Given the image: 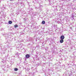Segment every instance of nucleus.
Here are the masks:
<instances>
[{"label": "nucleus", "instance_id": "1", "mask_svg": "<svg viewBox=\"0 0 76 76\" xmlns=\"http://www.w3.org/2000/svg\"><path fill=\"white\" fill-rule=\"evenodd\" d=\"M0 47L1 48V49H2L1 54H4V55L6 53V51L7 50V48H9V44L7 45V46H4L3 45L1 44V45Z\"/></svg>", "mask_w": 76, "mask_h": 76}, {"label": "nucleus", "instance_id": "2", "mask_svg": "<svg viewBox=\"0 0 76 76\" xmlns=\"http://www.w3.org/2000/svg\"><path fill=\"white\" fill-rule=\"evenodd\" d=\"M8 35H9L8 34H4V37H5L6 39H7V42L9 43H10L11 42V39H10V38L9 37Z\"/></svg>", "mask_w": 76, "mask_h": 76}, {"label": "nucleus", "instance_id": "3", "mask_svg": "<svg viewBox=\"0 0 76 76\" xmlns=\"http://www.w3.org/2000/svg\"><path fill=\"white\" fill-rule=\"evenodd\" d=\"M42 7L41 6L38 8V9H39V11H40V12H41V11L42 10Z\"/></svg>", "mask_w": 76, "mask_h": 76}, {"label": "nucleus", "instance_id": "4", "mask_svg": "<svg viewBox=\"0 0 76 76\" xmlns=\"http://www.w3.org/2000/svg\"><path fill=\"white\" fill-rule=\"evenodd\" d=\"M29 57H30V55H29L27 54L26 55V58H29Z\"/></svg>", "mask_w": 76, "mask_h": 76}, {"label": "nucleus", "instance_id": "5", "mask_svg": "<svg viewBox=\"0 0 76 76\" xmlns=\"http://www.w3.org/2000/svg\"><path fill=\"white\" fill-rule=\"evenodd\" d=\"M60 39H64V36L62 35L60 37Z\"/></svg>", "mask_w": 76, "mask_h": 76}, {"label": "nucleus", "instance_id": "6", "mask_svg": "<svg viewBox=\"0 0 76 76\" xmlns=\"http://www.w3.org/2000/svg\"><path fill=\"white\" fill-rule=\"evenodd\" d=\"M1 64H2V66H4L6 64V61H4V62H2Z\"/></svg>", "mask_w": 76, "mask_h": 76}, {"label": "nucleus", "instance_id": "7", "mask_svg": "<svg viewBox=\"0 0 76 76\" xmlns=\"http://www.w3.org/2000/svg\"><path fill=\"white\" fill-rule=\"evenodd\" d=\"M61 40L60 41V43H63L64 42V40L63 39H61Z\"/></svg>", "mask_w": 76, "mask_h": 76}, {"label": "nucleus", "instance_id": "8", "mask_svg": "<svg viewBox=\"0 0 76 76\" xmlns=\"http://www.w3.org/2000/svg\"><path fill=\"white\" fill-rule=\"evenodd\" d=\"M28 74L29 75H34V73L33 72V73H32V72H28Z\"/></svg>", "mask_w": 76, "mask_h": 76}, {"label": "nucleus", "instance_id": "9", "mask_svg": "<svg viewBox=\"0 0 76 76\" xmlns=\"http://www.w3.org/2000/svg\"><path fill=\"white\" fill-rule=\"evenodd\" d=\"M29 0H28V1H27V3H28V5H29V6H30V4H31V3L29 2Z\"/></svg>", "mask_w": 76, "mask_h": 76}, {"label": "nucleus", "instance_id": "10", "mask_svg": "<svg viewBox=\"0 0 76 76\" xmlns=\"http://www.w3.org/2000/svg\"><path fill=\"white\" fill-rule=\"evenodd\" d=\"M29 41H32V40H33V38L31 37H30V38H29Z\"/></svg>", "mask_w": 76, "mask_h": 76}, {"label": "nucleus", "instance_id": "11", "mask_svg": "<svg viewBox=\"0 0 76 76\" xmlns=\"http://www.w3.org/2000/svg\"><path fill=\"white\" fill-rule=\"evenodd\" d=\"M14 62H15V61L13 60H12L11 61V63H12V64H13V63H14Z\"/></svg>", "mask_w": 76, "mask_h": 76}, {"label": "nucleus", "instance_id": "12", "mask_svg": "<svg viewBox=\"0 0 76 76\" xmlns=\"http://www.w3.org/2000/svg\"><path fill=\"white\" fill-rule=\"evenodd\" d=\"M9 24H12V21H9Z\"/></svg>", "mask_w": 76, "mask_h": 76}, {"label": "nucleus", "instance_id": "13", "mask_svg": "<svg viewBox=\"0 0 76 76\" xmlns=\"http://www.w3.org/2000/svg\"><path fill=\"white\" fill-rule=\"evenodd\" d=\"M45 75L46 76H48V75H50V74L47 73H45Z\"/></svg>", "mask_w": 76, "mask_h": 76}, {"label": "nucleus", "instance_id": "14", "mask_svg": "<svg viewBox=\"0 0 76 76\" xmlns=\"http://www.w3.org/2000/svg\"><path fill=\"white\" fill-rule=\"evenodd\" d=\"M15 71H18V68H15L14 69Z\"/></svg>", "mask_w": 76, "mask_h": 76}, {"label": "nucleus", "instance_id": "15", "mask_svg": "<svg viewBox=\"0 0 76 76\" xmlns=\"http://www.w3.org/2000/svg\"><path fill=\"white\" fill-rule=\"evenodd\" d=\"M45 23V21H43L42 22V24H44Z\"/></svg>", "mask_w": 76, "mask_h": 76}, {"label": "nucleus", "instance_id": "16", "mask_svg": "<svg viewBox=\"0 0 76 76\" xmlns=\"http://www.w3.org/2000/svg\"><path fill=\"white\" fill-rule=\"evenodd\" d=\"M58 29V28L57 27H56V29L55 30V31H57Z\"/></svg>", "mask_w": 76, "mask_h": 76}, {"label": "nucleus", "instance_id": "17", "mask_svg": "<svg viewBox=\"0 0 76 76\" xmlns=\"http://www.w3.org/2000/svg\"><path fill=\"white\" fill-rule=\"evenodd\" d=\"M18 26L17 25H15L14 26V27H15V28H17V27H18Z\"/></svg>", "mask_w": 76, "mask_h": 76}, {"label": "nucleus", "instance_id": "18", "mask_svg": "<svg viewBox=\"0 0 76 76\" xmlns=\"http://www.w3.org/2000/svg\"><path fill=\"white\" fill-rule=\"evenodd\" d=\"M62 67L63 68H65V65H63L62 66Z\"/></svg>", "mask_w": 76, "mask_h": 76}, {"label": "nucleus", "instance_id": "19", "mask_svg": "<svg viewBox=\"0 0 76 76\" xmlns=\"http://www.w3.org/2000/svg\"><path fill=\"white\" fill-rule=\"evenodd\" d=\"M15 56H16L17 57H19V55L17 53L15 54Z\"/></svg>", "mask_w": 76, "mask_h": 76}, {"label": "nucleus", "instance_id": "20", "mask_svg": "<svg viewBox=\"0 0 76 76\" xmlns=\"http://www.w3.org/2000/svg\"><path fill=\"white\" fill-rule=\"evenodd\" d=\"M8 52L11 53L12 52V51H11V49H10V50H8Z\"/></svg>", "mask_w": 76, "mask_h": 76}, {"label": "nucleus", "instance_id": "21", "mask_svg": "<svg viewBox=\"0 0 76 76\" xmlns=\"http://www.w3.org/2000/svg\"><path fill=\"white\" fill-rule=\"evenodd\" d=\"M57 22L58 23H60V21H58Z\"/></svg>", "mask_w": 76, "mask_h": 76}, {"label": "nucleus", "instance_id": "22", "mask_svg": "<svg viewBox=\"0 0 76 76\" xmlns=\"http://www.w3.org/2000/svg\"><path fill=\"white\" fill-rule=\"evenodd\" d=\"M2 35H5V34H4V33H2Z\"/></svg>", "mask_w": 76, "mask_h": 76}, {"label": "nucleus", "instance_id": "23", "mask_svg": "<svg viewBox=\"0 0 76 76\" xmlns=\"http://www.w3.org/2000/svg\"><path fill=\"white\" fill-rule=\"evenodd\" d=\"M57 27H54L55 29H56V28H57Z\"/></svg>", "mask_w": 76, "mask_h": 76}, {"label": "nucleus", "instance_id": "24", "mask_svg": "<svg viewBox=\"0 0 76 76\" xmlns=\"http://www.w3.org/2000/svg\"><path fill=\"white\" fill-rule=\"evenodd\" d=\"M56 11H58V9H56Z\"/></svg>", "mask_w": 76, "mask_h": 76}, {"label": "nucleus", "instance_id": "25", "mask_svg": "<svg viewBox=\"0 0 76 76\" xmlns=\"http://www.w3.org/2000/svg\"><path fill=\"white\" fill-rule=\"evenodd\" d=\"M32 10H33V9L32 8H31V11Z\"/></svg>", "mask_w": 76, "mask_h": 76}, {"label": "nucleus", "instance_id": "26", "mask_svg": "<svg viewBox=\"0 0 76 76\" xmlns=\"http://www.w3.org/2000/svg\"><path fill=\"white\" fill-rule=\"evenodd\" d=\"M35 40H36V41H37V39H36Z\"/></svg>", "mask_w": 76, "mask_h": 76}, {"label": "nucleus", "instance_id": "27", "mask_svg": "<svg viewBox=\"0 0 76 76\" xmlns=\"http://www.w3.org/2000/svg\"><path fill=\"white\" fill-rule=\"evenodd\" d=\"M35 9H38V8L36 7L35 8Z\"/></svg>", "mask_w": 76, "mask_h": 76}, {"label": "nucleus", "instance_id": "28", "mask_svg": "<svg viewBox=\"0 0 76 76\" xmlns=\"http://www.w3.org/2000/svg\"><path fill=\"white\" fill-rule=\"evenodd\" d=\"M33 69V67H31V69Z\"/></svg>", "mask_w": 76, "mask_h": 76}, {"label": "nucleus", "instance_id": "29", "mask_svg": "<svg viewBox=\"0 0 76 76\" xmlns=\"http://www.w3.org/2000/svg\"><path fill=\"white\" fill-rule=\"evenodd\" d=\"M37 0H35V1H37Z\"/></svg>", "mask_w": 76, "mask_h": 76}, {"label": "nucleus", "instance_id": "30", "mask_svg": "<svg viewBox=\"0 0 76 76\" xmlns=\"http://www.w3.org/2000/svg\"><path fill=\"white\" fill-rule=\"evenodd\" d=\"M38 3H39V1H38Z\"/></svg>", "mask_w": 76, "mask_h": 76}, {"label": "nucleus", "instance_id": "31", "mask_svg": "<svg viewBox=\"0 0 76 76\" xmlns=\"http://www.w3.org/2000/svg\"><path fill=\"white\" fill-rule=\"evenodd\" d=\"M7 42H6V44H7Z\"/></svg>", "mask_w": 76, "mask_h": 76}, {"label": "nucleus", "instance_id": "32", "mask_svg": "<svg viewBox=\"0 0 76 76\" xmlns=\"http://www.w3.org/2000/svg\"><path fill=\"white\" fill-rule=\"evenodd\" d=\"M39 34H40V33H39Z\"/></svg>", "mask_w": 76, "mask_h": 76}, {"label": "nucleus", "instance_id": "33", "mask_svg": "<svg viewBox=\"0 0 76 76\" xmlns=\"http://www.w3.org/2000/svg\"><path fill=\"white\" fill-rule=\"evenodd\" d=\"M70 75H72V74H70Z\"/></svg>", "mask_w": 76, "mask_h": 76}, {"label": "nucleus", "instance_id": "34", "mask_svg": "<svg viewBox=\"0 0 76 76\" xmlns=\"http://www.w3.org/2000/svg\"><path fill=\"white\" fill-rule=\"evenodd\" d=\"M32 70H33V71H34V70L32 69Z\"/></svg>", "mask_w": 76, "mask_h": 76}, {"label": "nucleus", "instance_id": "35", "mask_svg": "<svg viewBox=\"0 0 76 76\" xmlns=\"http://www.w3.org/2000/svg\"><path fill=\"white\" fill-rule=\"evenodd\" d=\"M10 0V1H12V0Z\"/></svg>", "mask_w": 76, "mask_h": 76}, {"label": "nucleus", "instance_id": "36", "mask_svg": "<svg viewBox=\"0 0 76 76\" xmlns=\"http://www.w3.org/2000/svg\"><path fill=\"white\" fill-rule=\"evenodd\" d=\"M58 69H59V68H58Z\"/></svg>", "mask_w": 76, "mask_h": 76}, {"label": "nucleus", "instance_id": "37", "mask_svg": "<svg viewBox=\"0 0 76 76\" xmlns=\"http://www.w3.org/2000/svg\"><path fill=\"white\" fill-rule=\"evenodd\" d=\"M37 60H39V59H38Z\"/></svg>", "mask_w": 76, "mask_h": 76}, {"label": "nucleus", "instance_id": "38", "mask_svg": "<svg viewBox=\"0 0 76 76\" xmlns=\"http://www.w3.org/2000/svg\"><path fill=\"white\" fill-rule=\"evenodd\" d=\"M35 69H34V70H35Z\"/></svg>", "mask_w": 76, "mask_h": 76}]
</instances>
